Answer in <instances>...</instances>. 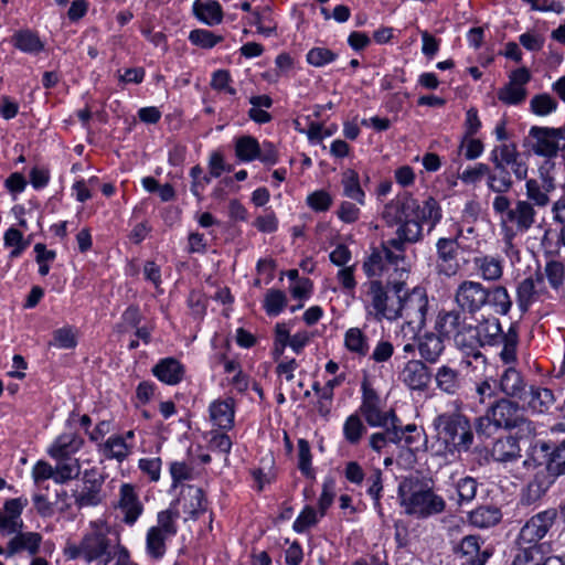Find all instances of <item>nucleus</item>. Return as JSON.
I'll return each mask as SVG.
<instances>
[{"instance_id": "obj_40", "label": "nucleus", "mask_w": 565, "mask_h": 565, "mask_svg": "<svg viewBox=\"0 0 565 565\" xmlns=\"http://www.w3.org/2000/svg\"><path fill=\"white\" fill-rule=\"evenodd\" d=\"M525 401L534 412L544 413L554 403V395L548 388L531 387Z\"/></svg>"}, {"instance_id": "obj_5", "label": "nucleus", "mask_w": 565, "mask_h": 565, "mask_svg": "<svg viewBox=\"0 0 565 565\" xmlns=\"http://www.w3.org/2000/svg\"><path fill=\"white\" fill-rule=\"evenodd\" d=\"M467 312H463L460 308L441 311L438 315L436 321V328L440 335L452 338L456 345L467 355L475 360L481 359L486 362V358L482 352L475 347L473 337L468 339V333L473 331V326L469 322Z\"/></svg>"}, {"instance_id": "obj_59", "label": "nucleus", "mask_w": 565, "mask_h": 565, "mask_svg": "<svg viewBox=\"0 0 565 565\" xmlns=\"http://www.w3.org/2000/svg\"><path fill=\"white\" fill-rule=\"evenodd\" d=\"M34 252L36 253L35 260L39 264V273L46 276L50 271L49 264L55 259L56 254L54 250L46 249V246L42 243L35 244Z\"/></svg>"}, {"instance_id": "obj_3", "label": "nucleus", "mask_w": 565, "mask_h": 565, "mask_svg": "<svg viewBox=\"0 0 565 565\" xmlns=\"http://www.w3.org/2000/svg\"><path fill=\"white\" fill-rule=\"evenodd\" d=\"M437 439L454 454L468 451L473 443V431L468 417L459 412L438 415L434 419Z\"/></svg>"}, {"instance_id": "obj_60", "label": "nucleus", "mask_w": 565, "mask_h": 565, "mask_svg": "<svg viewBox=\"0 0 565 565\" xmlns=\"http://www.w3.org/2000/svg\"><path fill=\"white\" fill-rule=\"evenodd\" d=\"M370 482L367 493L372 497L374 501V508L380 515H383L382 505L380 502L382 487V473L380 470H374V472L367 478Z\"/></svg>"}, {"instance_id": "obj_55", "label": "nucleus", "mask_w": 565, "mask_h": 565, "mask_svg": "<svg viewBox=\"0 0 565 565\" xmlns=\"http://www.w3.org/2000/svg\"><path fill=\"white\" fill-rule=\"evenodd\" d=\"M531 110L537 116H546L557 108V102L548 94L535 95L530 102Z\"/></svg>"}, {"instance_id": "obj_25", "label": "nucleus", "mask_w": 565, "mask_h": 565, "mask_svg": "<svg viewBox=\"0 0 565 565\" xmlns=\"http://www.w3.org/2000/svg\"><path fill=\"white\" fill-rule=\"evenodd\" d=\"M119 494V509L124 513V522L131 525L142 513V504L135 488L129 483H124L120 487Z\"/></svg>"}, {"instance_id": "obj_43", "label": "nucleus", "mask_w": 565, "mask_h": 565, "mask_svg": "<svg viewBox=\"0 0 565 565\" xmlns=\"http://www.w3.org/2000/svg\"><path fill=\"white\" fill-rule=\"evenodd\" d=\"M13 44L19 50L33 54L41 52L44 47L39 36L29 30L20 31L14 34Z\"/></svg>"}, {"instance_id": "obj_29", "label": "nucleus", "mask_w": 565, "mask_h": 565, "mask_svg": "<svg viewBox=\"0 0 565 565\" xmlns=\"http://www.w3.org/2000/svg\"><path fill=\"white\" fill-rule=\"evenodd\" d=\"M519 441L513 436L499 438L492 446L491 456L495 461L509 462L521 456Z\"/></svg>"}, {"instance_id": "obj_46", "label": "nucleus", "mask_w": 565, "mask_h": 565, "mask_svg": "<svg viewBox=\"0 0 565 565\" xmlns=\"http://www.w3.org/2000/svg\"><path fill=\"white\" fill-rule=\"evenodd\" d=\"M544 275L548 281V285L554 290L557 291L563 288L565 282V266L561 260H547L544 267Z\"/></svg>"}, {"instance_id": "obj_37", "label": "nucleus", "mask_w": 565, "mask_h": 565, "mask_svg": "<svg viewBox=\"0 0 565 565\" xmlns=\"http://www.w3.org/2000/svg\"><path fill=\"white\" fill-rule=\"evenodd\" d=\"M341 183L343 185V194L356 201L359 204H364L365 193L360 185V178L355 170L348 169L342 174Z\"/></svg>"}, {"instance_id": "obj_47", "label": "nucleus", "mask_w": 565, "mask_h": 565, "mask_svg": "<svg viewBox=\"0 0 565 565\" xmlns=\"http://www.w3.org/2000/svg\"><path fill=\"white\" fill-rule=\"evenodd\" d=\"M179 518V512L173 511L171 509L161 511L158 513V524L151 526V530H159V534H162L167 537H171L177 534L178 527L175 524L177 519Z\"/></svg>"}, {"instance_id": "obj_32", "label": "nucleus", "mask_w": 565, "mask_h": 565, "mask_svg": "<svg viewBox=\"0 0 565 565\" xmlns=\"http://www.w3.org/2000/svg\"><path fill=\"white\" fill-rule=\"evenodd\" d=\"M445 350L444 341L440 333H427L418 343L420 356L429 363H436Z\"/></svg>"}, {"instance_id": "obj_10", "label": "nucleus", "mask_w": 565, "mask_h": 565, "mask_svg": "<svg viewBox=\"0 0 565 565\" xmlns=\"http://www.w3.org/2000/svg\"><path fill=\"white\" fill-rule=\"evenodd\" d=\"M529 136L533 140L531 149L536 156L553 159L559 151L565 150L561 128L533 126Z\"/></svg>"}, {"instance_id": "obj_2", "label": "nucleus", "mask_w": 565, "mask_h": 565, "mask_svg": "<svg viewBox=\"0 0 565 565\" xmlns=\"http://www.w3.org/2000/svg\"><path fill=\"white\" fill-rule=\"evenodd\" d=\"M111 527L103 520L92 521L88 531L78 543L67 542L63 554L67 559L82 558L87 563L107 565L114 557Z\"/></svg>"}, {"instance_id": "obj_50", "label": "nucleus", "mask_w": 565, "mask_h": 565, "mask_svg": "<svg viewBox=\"0 0 565 565\" xmlns=\"http://www.w3.org/2000/svg\"><path fill=\"white\" fill-rule=\"evenodd\" d=\"M526 97V89L521 85L508 83L498 92V98L507 105H519Z\"/></svg>"}, {"instance_id": "obj_9", "label": "nucleus", "mask_w": 565, "mask_h": 565, "mask_svg": "<svg viewBox=\"0 0 565 565\" xmlns=\"http://www.w3.org/2000/svg\"><path fill=\"white\" fill-rule=\"evenodd\" d=\"M536 212L531 202L519 200L509 211L508 216L501 217L504 237L511 241L518 233L527 232L535 223Z\"/></svg>"}, {"instance_id": "obj_61", "label": "nucleus", "mask_w": 565, "mask_h": 565, "mask_svg": "<svg viewBox=\"0 0 565 565\" xmlns=\"http://www.w3.org/2000/svg\"><path fill=\"white\" fill-rule=\"evenodd\" d=\"M298 468L307 477L312 475L310 445L302 438L298 440Z\"/></svg>"}, {"instance_id": "obj_49", "label": "nucleus", "mask_w": 565, "mask_h": 565, "mask_svg": "<svg viewBox=\"0 0 565 565\" xmlns=\"http://www.w3.org/2000/svg\"><path fill=\"white\" fill-rule=\"evenodd\" d=\"M168 537L159 534V530L149 529L146 537V550L153 559H160L166 553V540Z\"/></svg>"}, {"instance_id": "obj_24", "label": "nucleus", "mask_w": 565, "mask_h": 565, "mask_svg": "<svg viewBox=\"0 0 565 565\" xmlns=\"http://www.w3.org/2000/svg\"><path fill=\"white\" fill-rule=\"evenodd\" d=\"M456 553L460 558V565H484L491 556L489 551H480L479 539L475 535L463 537Z\"/></svg>"}, {"instance_id": "obj_6", "label": "nucleus", "mask_w": 565, "mask_h": 565, "mask_svg": "<svg viewBox=\"0 0 565 565\" xmlns=\"http://www.w3.org/2000/svg\"><path fill=\"white\" fill-rule=\"evenodd\" d=\"M366 287L369 313L377 321L398 319V301L405 289V282H387L384 286L381 280L373 279L366 284Z\"/></svg>"}, {"instance_id": "obj_33", "label": "nucleus", "mask_w": 565, "mask_h": 565, "mask_svg": "<svg viewBox=\"0 0 565 565\" xmlns=\"http://www.w3.org/2000/svg\"><path fill=\"white\" fill-rule=\"evenodd\" d=\"M194 14L207 25H215L222 21L223 12L218 2L213 0H196L193 6Z\"/></svg>"}, {"instance_id": "obj_53", "label": "nucleus", "mask_w": 565, "mask_h": 565, "mask_svg": "<svg viewBox=\"0 0 565 565\" xmlns=\"http://www.w3.org/2000/svg\"><path fill=\"white\" fill-rule=\"evenodd\" d=\"M380 249L383 253V255H385V263H386L387 267L394 266L395 269L401 268L402 270H406L405 255H404L405 246L404 245L401 248H394L393 246H391L390 239H388L387 242L382 244Z\"/></svg>"}, {"instance_id": "obj_48", "label": "nucleus", "mask_w": 565, "mask_h": 565, "mask_svg": "<svg viewBox=\"0 0 565 565\" xmlns=\"http://www.w3.org/2000/svg\"><path fill=\"white\" fill-rule=\"evenodd\" d=\"M387 269L385 255L380 248H374L363 263V270L370 278L381 276Z\"/></svg>"}, {"instance_id": "obj_41", "label": "nucleus", "mask_w": 565, "mask_h": 565, "mask_svg": "<svg viewBox=\"0 0 565 565\" xmlns=\"http://www.w3.org/2000/svg\"><path fill=\"white\" fill-rule=\"evenodd\" d=\"M82 445V441L72 435L60 436L51 446L49 454L53 458L71 457L76 452Z\"/></svg>"}, {"instance_id": "obj_19", "label": "nucleus", "mask_w": 565, "mask_h": 565, "mask_svg": "<svg viewBox=\"0 0 565 565\" xmlns=\"http://www.w3.org/2000/svg\"><path fill=\"white\" fill-rule=\"evenodd\" d=\"M436 387L443 393L456 396L465 386V376L461 372L448 364L439 366L434 374Z\"/></svg>"}, {"instance_id": "obj_35", "label": "nucleus", "mask_w": 565, "mask_h": 565, "mask_svg": "<svg viewBox=\"0 0 565 565\" xmlns=\"http://www.w3.org/2000/svg\"><path fill=\"white\" fill-rule=\"evenodd\" d=\"M57 460L55 471V482L65 483L76 479L81 475V465L78 459L72 457L55 458Z\"/></svg>"}, {"instance_id": "obj_21", "label": "nucleus", "mask_w": 565, "mask_h": 565, "mask_svg": "<svg viewBox=\"0 0 565 565\" xmlns=\"http://www.w3.org/2000/svg\"><path fill=\"white\" fill-rule=\"evenodd\" d=\"M437 267L440 274L446 276H454L459 268L457 262L458 243L451 238H440L437 242Z\"/></svg>"}, {"instance_id": "obj_57", "label": "nucleus", "mask_w": 565, "mask_h": 565, "mask_svg": "<svg viewBox=\"0 0 565 565\" xmlns=\"http://www.w3.org/2000/svg\"><path fill=\"white\" fill-rule=\"evenodd\" d=\"M189 40L194 45H198L203 49H211L221 41H223V36L215 35L213 32L209 30L198 29L190 32Z\"/></svg>"}, {"instance_id": "obj_30", "label": "nucleus", "mask_w": 565, "mask_h": 565, "mask_svg": "<svg viewBox=\"0 0 565 565\" xmlns=\"http://www.w3.org/2000/svg\"><path fill=\"white\" fill-rule=\"evenodd\" d=\"M210 417L214 425L222 429H231L234 424V402L231 398L213 402L210 406Z\"/></svg>"}, {"instance_id": "obj_39", "label": "nucleus", "mask_w": 565, "mask_h": 565, "mask_svg": "<svg viewBox=\"0 0 565 565\" xmlns=\"http://www.w3.org/2000/svg\"><path fill=\"white\" fill-rule=\"evenodd\" d=\"M344 345L351 353L365 356L369 353L367 337L360 328H350L344 334Z\"/></svg>"}, {"instance_id": "obj_1", "label": "nucleus", "mask_w": 565, "mask_h": 565, "mask_svg": "<svg viewBox=\"0 0 565 565\" xmlns=\"http://www.w3.org/2000/svg\"><path fill=\"white\" fill-rule=\"evenodd\" d=\"M458 308L468 315H476L482 309H490L495 315L505 316L512 307V299L508 289L495 285L486 287L479 281H461L454 296Z\"/></svg>"}, {"instance_id": "obj_45", "label": "nucleus", "mask_w": 565, "mask_h": 565, "mask_svg": "<svg viewBox=\"0 0 565 565\" xmlns=\"http://www.w3.org/2000/svg\"><path fill=\"white\" fill-rule=\"evenodd\" d=\"M542 561L540 545H519L511 565H539Z\"/></svg>"}, {"instance_id": "obj_15", "label": "nucleus", "mask_w": 565, "mask_h": 565, "mask_svg": "<svg viewBox=\"0 0 565 565\" xmlns=\"http://www.w3.org/2000/svg\"><path fill=\"white\" fill-rule=\"evenodd\" d=\"M362 404L360 412L370 426H385L393 418H397L394 411L384 413L380 408V397L377 393L367 384L362 383Z\"/></svg>"}, {"instance_id": "obj_7", "label": "nucleus", "mask_w": 565, "mask_h": 565, "mask_svg": "<svg viewBox=\"0 0 565 565\" xmlns=\"http://www.w3.org/2000/svg\"><path fill=\"white\" fill-rule=\"evenodd\" d=\"M398 205V202L393 200L385 205L383 211V218L388 225H399L396 230L397 237L390 239V244L394 248H401L406 243H416L423 236V224L414 216L407 215L406 217V212L403 213L402 209H397Z\"/></svg>"}, {"instance_id": "obj_42", "label": "nucleus", "mask_w": 565, "mask_h": 565, "mask_svg": "<svg viewBox=\"0 0 565 565\" xmlns=\"http://www.w3.org/2000/svg\"><path fill=\"white\" fill-rule=\"evenodd\" d=\"M131 450V446H129L122 436H111L109 437L103 447V452L105 457L110 459H117L118 461H122Z\"/></svg>"}, {"instance_id": "obj_64", "label": "nucleus", "mask_w": 565, "mask_h": 565, "mask_svg": "<svg viewBox=\"0 0 565 565\" xmlns=\"http://www.w3.org/2000/svg\"><path fill=\"white\" fill-rule=\"evenodd\" d=\"M307 203L312 210L323 212L331 206L332 198L328 192L320 190L308 195Z\"/></svg>"}, {"instance_id": "obj_8", "label": "nucleus", "mask_w": 565, "mask_h": 565, "mask_svg": "<svg viewBox=\"0 0 565 565\" xmlns=\"http://www.w3.org/2000/svg\"><path fill=\"white\" fill-rule=\"evenodd\" d=\"M427 307L424 288L415 287L411 291L405 288L398 301V318H403L414 329H422L426 322Z\"/></svg>"}, {"instance_id": "obj_18", "label": "nucleus", "mask_w": 565, "mask_h": 565, "mask_svg": "<svg viewBox=\"0 0 565 565\" xmlns=\"http://www.w3.org/2000/svg\"><path fill=\"white\" fill-rule=\"evenodd\" d=\"M491 418L498 424L500 429L511 430L514 428L516 420L523 414L520 405L508 398H501L488 408Z\"/></svg>"}, {"instance_id": "obj_62", "label": "nucleus", "mask_w": 565, "mask_h": 565, "mask_svg": "<svg viewBox=\"0 0 565 565\" xmlns=\"http://www.w3.org/2000/svg\"><path fill=\"white\" fill-rule=\"evenodd\" d=\"M545 466L555 475L565 472V440L551 454Z\"/></svg>"}, {"instance_id": "obj_56", "label": "nucleus", "mask_w": 565, "mask_h": 565, "mask_svg": "<svg viewBox=\"0 0 565 565\" xmlns=\"http://www.w3.org/2000/svg\"><path fill=\"white\" fill-rule=\"evenodd\" d=\"M252 24L257 26L258 33L270 36L276 32V23L271 20V12L269 8H265L262 12L253 13Z\"/></svg>"}, {"instance_id": "obj_28", "label": "nucleus", "mask_w": 565, "mask_h": 565, "mask_svg": "<svg viewBox=\"0 0 565 565\" xmlns=\"http://www.w3.org/2000/svg\"><path fill=\"white\" fill-rule=\"evenodd\" d=\"M381 427L384 428V431L375 433L370 437V446L373 450L381 451L387 443H402L403 431H401V420L398 418H393L388 422V425Z\"/></svg>"}, {"instance_id": "obj_34", "label": "nucleus", "mask_w": 565, "mask_h": 565, "mask_svg": "<svg viewBox=\"0 0 565 565\" xmlns=\"http://www.w3.org/2000/svg\"><path fill=\"white\" fill-rule=\"evenodd\" d=\"M501 518V511L493 505L478 507L468 515L470 524L481 529L495 525L500 522Z\"/></svg>"}, {"instance_id": "obj_58", "label": "nucleus", "mask_w": 565, "mask_h": 565, "mask_svg": "<svg viewBox=\"0 0 565 565\" xmlns=\"http://www.w3.org/2000/svg\"><path fill=\"white\" fill-rule=\"evenodd\" d=\"M287 297L281 290L270 289L265 297V309L268 315L277 316L286 307Z\"/></svg>"}, {"instance_id": "obj_31", "label": "nucleus", "mask_w": 565, "mask_h": 565, "mask_svg": "<svg viewBox=\"0 0 565 565\" xmlns=\"http://www.w3.org/2000/svg\"><path fill=\"white\" fill-rule=\"evenodd\" d=\"M183 366L175 359L161 360L154 367L153 374L169 385H174L182 380Z\"/></svg>"}, {"instance_id": "obj_13", "label": "nucleus", "mask_w": 565, "mask_h": 565, "mask_svg": "<svg viewBox=\"0 0 565 565\" xmlns=\"http://www.w3.org/2000/svg\"><path fill=\"white\" fill-rule=\"evenodd\" d=\"M83 487L73 493L75 504L78 508L95 507L102 503L105 495L103 486L105 475L97 468L85 470L82 478Z\"/></svg>"}, {"instance_id": "obj_20", "label": "nucleus", "mask_w": 565, "mask_h": 565, "mask_svg": "<svg viewBox=\"0 0 565 565\" xmlns=\"http://www.w3.org/2000/svg\"><path fill=\"white\" fill-rule=\"evenodd\" d=\"M526 198L529 202L539 207L550 203L548 194L555 190V181L548 173H541V180L530 179L526 181Z\"/></svg>"}, {"instance_id": "obj_26", "label": "nucleus", "mask_w": 565, "mask_h": 565, "mask_svg": "<svg viewBox=\"0 0 565 565\" xmlns=\"http://www.w3.org/2000/svg\"><path fill=\"white\" fill-rule=\"evenodd\" d=\"M490 160L493 163V169L489 168L487 185L489 190L498 194L509 192L513 186V180L511 172L499 163L495 156H490Z\"/></svg>"}, {"instance_id": "obj_38", "label": "nucleus", "mask_w": 565, "mask_h": 565, "mask_svg": "<svg viewBox=\"0 0 565 565\" xmlns=\"http://www.w3.org/2000/svg\"><path fill=\"white\" fill-rule=\"evenodd\" d=\"M540 291L535 287L534 277H527L519 282L516 288V301L521 311L525 312L539 298Z\"/></svg>"}, {"instance_id": "obj_36", "label": "nucleus", "mask_w": 565, "mask_h": 565, "mask_svg": "<svg viewBox=\"0 0 565 565\" xmlns=\"http://www.w3.org/2000/svg\"><path fill=\"white\" fill-rule=\"evenodd\" d=\"M475 266L484 280L495 281L502 277V263L492 256H481L475 258Z\"/></svg>"}, {"instance_id": "obj_44", "label": "nucleus", "mask_w": 565, "mask_h": 565, "mask_svg": "<svg viewBox=\"0 0 565 565\" xmlns=\"http://www.w3.org/2000/svg\"><path fill=\"white\" fill-rule=\"evenodd\" d=\"M235 153L242 161H252L259 156V143L254 137H239L236 139Z\"/></svg>"}, {"instance_id": "obj_14", "label": "nucleus", "mask_w": 565, "mask_h": 565, "mask_svg": "<svg viewBox=\"0 0 565 565\" xmlns=\"http://www.w3.org/2000/svg\"><path fill=\"white\" fill-rule=\"evenodd\" d=\"M406 512L419 516H428L441 513L446 503L444 499L430 489H419L414 491L408 499H404Z\"/></svg>"}, {"instance_id": "obj_51", "label": "nucleus", "mask_w": 565, "mask_h": 565, "mask_svg": "<svg viewBox=\"0 0 565 565\" xmlns=\"http://www.w3.org/2000/svg\"><path fill=\"white\" fill-rule=\"evenodd\" d=\"M77 344L76 333L73 327L66 326L56 329L53 332V338L49 345L56 347L60 349H73Z\"/></svg>"}, {"instance_id": "obj_12", "label": "nucleus", "mask_w": 565, "mask_h": 565, "mask_svg": "<svg viewBox=\"0 0 565 565\" xmlns=\"http://www.w3.org/2000/svg\"><path fill=\"white\" fill-rule=\"evenodd\" d=\"M557 518L555 509H548L536 513L521 527L516 544L518 545H539V542L545 537Z\"/></svg>"}, {"instance_id": "obj_27", "label": "nucleus", "mask_w": 565, "mask_h": 565, "mask_svg": "<svg viewBox=\"0 0 565 565\" xmlns=\"http://www.w3.org/2000/svg\"><path fill=\"white\" fill-rule=\"evenodd\" d=\"M500 390L510 397L526 399V384L521 373L514 367H508L500 377Z\"/></svg>"}, {"instance_id": "obj_22", "label": "nucleus", "mask_w": 565, "mask_h": 565, "mask_svg": "<svg viewBox=\"0 0 565 565\" xmlns=\"http://www.w3.org/2000/svg\"><path fill=\"white\" fill-rule=\"evenodd\" d=\"M41 542V534L36 532H22L20 530L12 534V537L8 541L6 548L0 547V554L7 553L8 555H13L26 552L30 555H34L38 553Z\"/></svg>"}, {"instance_id": "obj_23", "label": "nucleus", "mask_w": 565, "mask_h": 565, "mask_svg": "<svg viewBox=\"0 0 565 565\" xmlns=\"http://www.w3.org/2000/svg\"><path fill=\"white\" fill-rule=\"evenodd\" d=\"M401 379L411 390L425 391L428 387L431 374L424 362L411 360L405 364Z\"/></svg>"}, {"instance_id": "obj_11", "label": "nucleus", "mask_w": 565, "mask_h": 565, "mask_svg": "<svg viewBox=\"0 0 565 565\" xmlns=\"http://www.w3.org/2000/svg\"><path fill=\"white\" fill-rule=\"evenodd\" d=\"M398 202L397 209H402L406 215L416 217L422 224H428L429 231H431L441 218V209L438 202L429 196L420 205L417 200L408 194L399 196L395 200Z\"/></svg>"}, {"instance_id": "obj_63", "label": "nucleus", "mask_w": 565, "mask_h": 565, "mask_svg": "<svg viewBox=\"0 0 565 565\" xmlns=\"http://www.w3.org/2000/svg\"><path fill=\"white\" fill-rule=\"evenodd\" d=\"M475 429L478 436L491 437L500 428L498 424L492 420L491 413L488 409L483 416L476 419Z\"/></svg>"}, {"instance_id": "obj_54", "label": "nucleus", "mask_w": 565, "mask_h": 565, "mask_svg": "<svg viewBox=\"0 0 565 565\" xmlns=\"http://www.w3.org/2000/svg\"><path fill=\"white\" fill-rule=\"evenodd\" d=\"M338 54L328 47L316 46L307 53V62L315 67H322L332 63Z\"/></svg>"}, {"instance_id": "obj_16", "label": "nucleus", "mask_w": 565, "mask_h": 565, "mask_svg": "<svg viewBox=\"0 0 565 565\" xmlns=\"http://www.w3.org/2000/svg\"><path fill=\"white\" fill-rule=\"evenodd\" d=\"M29 501L26 498L20 497L9 499L0 509V534L12 535L23 527V520L21 514Z\"/></svg>"}, {"instance_id": "obj_17", "label": "nucleus", "mask_w": 565, "mask_h": 565, "mask_svg": "<svg viewBox=\"0 0 565 565\" xmlns=\"http://www.w3.org/2000/svg\"><path fill=\"white\" fill-rule=\"evenodd\" d=\"M491 156H495L499 163H501L505 169L510 167L516 180L522 181L527 178L529 166L522 159L521 153L514 143H502L497 146L491 151Z\"/></svg>"}, {"instance_id": "obj_4", "label": "nucleus", "mask_w": 565, "mask_h": 565, "mask_svg": "<svg viewBox=\"0 0 565 565\" xmlns=\"http://www.w3.org/2000/svg\"><path fill=\"white\" fill-rule=\"evenodd\" d=\"M476 337H473L475 345L498 347L502 344V350L499 355L505 364L514 363L516 361V348L519 344V333L515 323H512L507 332H503L501 323L495 317H488L482 319L477 327Z\"/></svg>"}, {"instance_id": "obj_52", "label": "nucleus", "mask_w": 565, "mask_h": 565, "mask_svg": "<svg viewBox=\"0 0 565 565\" xmlns=\"http://www.w3.org/2000/svg\"><path fill=\"white\" fill-rule=\"evenodd\" d=\"M365 431V426L363 425L361 418L355 414L350 415L343 425L344 437L350 444L353 445L360 441Z\"/></svg>"}]
</instances>
